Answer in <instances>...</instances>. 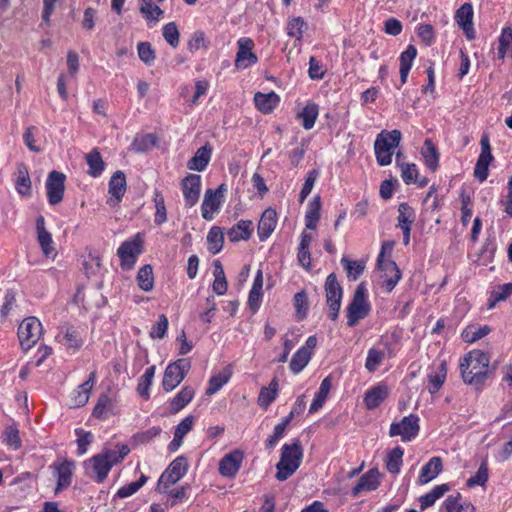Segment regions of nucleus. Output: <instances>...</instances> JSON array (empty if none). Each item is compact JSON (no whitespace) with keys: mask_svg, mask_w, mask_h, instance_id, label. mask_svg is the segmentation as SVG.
I'll return each mask as SVG.
<instances>
[{"mask_svg":"<svg viewBox=\"0 0 512 512\" xmlns=\"http://www.w3.org/2000/svg\"><path fill=\"white\" fill-rule=\"evenodd\" d=\"M489 357L481 350H473L466 354L460 363L463 381L470 385H480L488 377Z\"/></svg>","mask_w":512,"mask_h":512,"instance_id":"obj_1","label":"nucleus"},{"mask_svg":"<svg viewBox=\"0 0 512 512\" xmlns=\"http://www.w3.org/2000/svg\"><path fill=\"white\" fill-rule=\"evenodd\" d=\"M302 458L303 449L298 439H296L292 444H284L280 460L276 464V479L279 481H285L292 476L299 468Z\"/></svg>","mask_w":512,"mask_h":512,"instance_id":"obj_2","label":"nucleus"},{"mask_svg":"<svg viewBox=\"0 0 512 512\" xmlns=\"http://www.w3.org/2000/svg\"><path fill=\"white\" fill-rule=\"evenodd\" d=\"M400 140L401 132L396 129L389 132L382 131L377 135L374 150L377 163L380 166L391 164L394 149L399 145Z\"/></svg>","mask_w":512,"mask_h":512,"instance_id":"obj_3","label":"nucleus"},{"mask_svg":"<svg viewBox=\"0 0 512 512\" xmlns=\"http://www.w3.org/2000/svg\"><path fill=\"white\" fill-rule=\"evenodd\" d=\"M366 287L360 283L347 307V325L354 327L360 320L364 319L370 312L371 307L366 298Z\"/></svg>","mask_w":512,"mask_h":512,"instance_id":"obj_4","label":"nucleus"},{"mask_svg":"<svg viewBox=\"0 0 512 512\" xmlns=\"http://www.w3.org/2000/svg\"><path fill=\"white\" fill-rule=\"evenodd\" d=\"M116 465L108 453V449L104 448L99 454L94 455L85 462V472L87 476L95 479L96 482L102 483L111 470Z\"/></svg>","mask_w":512,"mask_h":512,"instance_id":"obj_5","label":"nucleus"},{"mask_svg":"<svg viewBox=\"0 0 512 512\" xmlns=\"http://www.w3.org/2000/svg\"><path fill=\"white\" fill-rule=\"evenodd\" d=\"M187 459L183 456L173 460L158 480L157 489L160 492H168V488L177 483L187 472Z\"/></svg>","mask_w":512,"mask_h":512,"instance_id":"obj_6","label":"nucleus"},{"mask_svg":"<svg viewBox=\"0 0 512 512\" xmlns=\"http://www.w3.org/2000/svg\"><path fill=\"white\" fill-rule=\"evenodd\" d=\"M190 368L191 362L187 358H181L169 364L162 380L163 389L169 392L176 388L183 381Z\"/></svg>","mask_w":512,"mask_h":512,"instance_id":"obj_7","label":"nucleus"},{"mask_svg":"<svg viewBox=\"0 0 512 512\" xmlns=\"http://www.w3.org/2000/svg\"><path fill=\"white\" fill-rule=\"evenodd\" d=\"M42 333V324L36 317L25 318L18 327V338L21 347L29 350L39 340Z\"/></svg>","mask_w":512,"mask_h":512,"instance_id":"obj_8","label":"nucleus"},{"mask_svg":"<svg viewBox=\"0 0 512 512\" xmlns=\"http://www.w3.org/2000/svg\"><path fill=\"white\" fill-rule=\"evenodd\" d=\"M394 247V243L385 241L382 244L381 251L377 258L378 269H384L387 272L392 273V277L387 280V291L391 292L399 280L401 279L402 273L398 268L397 264L391 259H385L386 255H390Z\"/></svg>","mask_w":512,"mask_h":512,"instance_id":"obj_9","label":"nucleus"},{"mask_svg":"<svg viewBox=\"0 0 512 512\" xmlns=\"http://www.w3.org/2000/svg\"><path fill=\"white\" fill-rule=\"evenodd\" d=\"M325 292L326 302L329 307V317L335 321L338 318L341 307L342 288L334 273L329 274L326 278Z\"/></svg>","mask_w":512,"mask_h":512,"instance_id":"obj_10","label":"nucleus"},{"mask_svg":"<svg viewBox=\"0 0 512 512\" xmlns=\"http://www.w3.org/2000/svg\"><path fill=\"white\" fill-rule=\"evenodd\" d=\"M143 240L137 234L132 240L123 242L117 250L120 265L124 270H130L136 263L137 257L142 253Z\"/></svg>","mask_w":512,"mask_h":512,"instance_id":"obj_11","label":"nucleus"},{"mask_svg":"<svg viewBox=\"0 0 512 512\" xmlns=\"http://www.w3.org/2000/svg\"><path fill=\"white\" fill-rule=\"evenodd\" d=\"M480 146L481 152L475 164L474 177L478 181L483 182L487 179L489 174V165L494 160L488 134L484 133L482 135Z\"/></svg>","mask_w":512,"mask_h":512,"instance_id":"obj_12","label":"nucleus"},{"mask_svg":"<svg viewBox=\"0 0 512 512\" xmlns=\"http://www.w3.org/2000/svg\"><path fill=\"white\" fill-rule=\"evenodd\" d=\"M419 417L415 414H410L404 417L398 423L390 425L389 435L391 437L401 436L402 441H411L414 439L420 430Z\"/></svg>","mask_w":512,"mask_h":512,"instance_id":"obj_13","label":"nucleus"},{"mask_svg":"<svg viewBox=\"0 0 512 512\" xmlns=\"http://www.w3.org/2000/svg\"><path fill=\"white\" fill-rule=\"evenodd\" d=\"M64 173L52 170L46 180L47 198L50 205H57L62 202L65 192Z\"/></svg>","mask_w":512,"mask_h":512,"instance_id":"obj_14","label":"nucleus"},{"mask_svg":"<svg viewBox=\"0 0 512 512\" xmlns=\"http://www.w3.org/2000/svg\"><path fill=\"white\" fill-rule=\"evenodd\" d=\"M50 468L53 470V475L57 478L54 492L55 494H59L71 485L75 463L73 461L63 460L53 463Z\"/></svg>","mask_w":512,"mask_h":512,"instance_id":"obj_15","label":"nucleus"},{"mask_svg":"<svg viewBox=\"0 0 512 512\" xmlns=\"http://www.w3.org/2000/svg\"><path fill=\"white\" fill-rule=\"evenodd\" d=\"M181 188L185 200V206L193 207L199 200L201 192V176L189 174L181 181Z\"/></svg>","mask_w":512,"mask_h":512,"instance_id":"obj_16","label":"nucleus"},{"mask_svg":"<svg viewBox=\"0 0 512 512\" xmlns=\"http://www.w3.org/2000/svg\"><path fill=\"white\" fill-rule=\"evenodd\" d=\"M238 52L236 54L235 66L238 69H246L248 66L257 63V56L252 52L254 46L250 38H240L238 40Z\"/></svg>","mask_w":512,"mask_h":512,"instance_id":"obj_17","label":"nucleus"},{"mask_svg":"<svg viewBox=\"0 0 512 512\" xmlns=\"http://www.w3.org/2000/svg\"><path fill=\"white\" fill-rule=\"evenodd\" d=\"M244 455L240 450H233L226 454L219 462V473L228 478H233L241 467Z\"/></svg>","mask_w":512,"mask_h":512,"instance_id":"obj_18","label":"nucleus"},{"mask_svg":"<svg viewBox=\"0 0 512 512\" xmlns=\"http://www.w3.org/2000/svg\"><path fill=\"white\" fill-rule=\"evenodd\" d=\"M36 230H37V239L41 246L43 254L47 258H54L55 248L52 239V235L45 228V219L42 215L38 216L36 219Z\"/></svg>","mask_w":512,"mask_h":512,"instance_id":"obj_19","label":"nucleus"},{"mask_svg":"<svg viewBox=\"0 0 512 512\" xmlns=\"http://www.w3.org/2000/svg\"><path fill=\"white\" fill-rule=\"evenodd\" d=\"M473 8L470 3H464L455 13V20L462 28L469 40L475 39V30L473 28Z\"/></svg>","mask_w":512,"mask_h":512,"instance_id":"obj_20","label":"nucleus"},{"mask_svg":"<svg viewBox=\"0 0 512 512\" xmlns=\"http://www.w3.org/2000/svg\"><path fill=\"white\" fill-rule=\"evenodd\" d=\"M15 179L16 191L23 197H31L32 195V182L29 176L28 167L25 163L17 164Z\"/></svg>","mask_w":512,"mask_h":512,"instance_id":"obj_21","label":"nucleus"},{"mask_svg":"<svg viewBox=\"0 0 512 512\" xmlns=\"http://www.w3.org/2000/svg\"><path fill=\"white\" fill-rule=\"evenodd\" d=\"M277 224V213L274 209H266L258 223V236L261 241L266 240L274 231Z\"/></svg>","mask_w":512,"mask_h":512,"instance_id":"obj_22","label":"nucleus"},{"mask_svg":"<svg viewBox=\"0 0 512 512\" xmlns=\"http://www.w3.org/2000/svg\"><path fill=\"white\" fill-rule=\"evenodd\" d=\"M95 377L96 373L91 372L88 380L72 393L70 401L72 407H82L88 402L90 392L94 386Z\"/></svg>","mask_w":512,"mask_h":512,"instance_id":"obj_23","label":"nucleus"},{"mask_svg":"<svg viewBox=\"0 0 512 512\" xmlns=\"http://www.w3.org/2000/svg\"><path fill=\"white\" fill-rule=\"evenodd\" d=\"M380 473L377 469H370L363 474L359 479L357 485L352 489V495L358 496L362 491H373L380 485Z\"/></svg>","mask_w":512,"mask_h":512,"instance_id":"obj_24","label":"nucleus"},{"mask_svg":"<svg viewBox=\"0 0 512 512\" xmlns=\"http://www.w3.org/2000/svg\"><path fill=\"white\" fill-rule=\"evenodd\" d=\"M443 464L440 457H432L421 469L418 484L424 485L435 479L442 471Z\"/></svg>","mask_w":512,"mask_h":512,"instance_id":"obj_25","label":"nucleus"},{"mask_svg":"<svg viewBox=\"0 0 512 512\" xmlns=\"http://www.w3.org/2000/svg\"><path fill=\"white\" fill-rule=\"evenodd\" d=\"M222 203L223 201L216 197V193H212V189H207L201 205L202 217L207 221L213 220V214L219 211Z\"/></svg>","mask_w":512,"mask_h":512,"instance_id":"obj_26","label":"nucleus"},{"mask_svg":"<svg viewBox=\"0 0 512 512\" xmlns=\"http://www.w3.org/2000/svg\"><path fill=\"white\" fill-rule=\"evenodd\" d=\"M212 148L206 144L197 149L195 155L187 162V168L194 171H203L211 158Z\"/></svg>","mask_w":512,"mask_h":512,"instance_id":"obj_27","label":"nucleus"},{"mask_svg":"<svg viewBox=\"0 0 512 512\" xmlns=\"http://www.w3.org/2000/svg\"><path fill=\"white\" fill-rule=\"evenodd\" d=\"M388 387L379 384L368 390L364 397V403L368 409L377 408L388 396Z\"/></svg>","mask_w":512,"mask_h":512,"instance_id":"obj_28","label":"nucleus"},{"mask_svg":"<svg viewBox=\"0 0 512 512\" xmlns=\"http://www.w3.org/2000/svg\"><path fill=\"white\" fill-rule=\"evenodd\" d=\"M279 101V96L273 91L267 94L258 92L254 96V102L257 109L265 114L272 112L279 104Z\"/></svg>","mask_w":512,"mask_h":512,"instance_id":"obj_29","label":"nucleus"},{"mask_svg":"<svg viewBox=\"0 0 512 512\" xmlns=\"http://www.w3.org/2000/svg\"><path fill=\"white\" fill-rule=\"evenodd\" d=\"M109 194L119 203L126 192V177L124 172L116 171L109 180Z\"/></svg>","mask_w":512,"mask_h":512,"instance_id":"obj_30","label":"nucleus"},{"mask_svg":"<svg viewBox=\"0 0 512 512\" xmlns=\"http://www.w3.org/2000/svg\"><path fill=\"white\" fill-rule=\"evenodd\" d=\"M424 163L431 171H436L439 163V152L431 139H426L421 150Z\"/></svg>","mask_w":512,"mask_h":512,"instance_id":"obj_31","label":"nucleus"},{"mask_svg":"<svg viewBox=\"0 0 512 512\" xmlns=\"http://www.w3.org/2000/svg\"><path fill=\"white\" fill-rule=\"evenodd\" d=\"M262 289H263V274L261 270H258L256 276L254 278V282L252 288L249 292L248 304L253 311L258 310L261 298H262Z\"/></svg>","mask_w":512,"mask_h":512,"instance_id":"obj_32","label":"nucleus"},{"mask_svg":"<svg viewBox=\"0 0 512 512\" xmlns=\"http://www.w3.org/2000/svg\"><path fill=\"white\" fill-rule=\"evenodd\" d=\"M195 391L193 388L186 386L171 400L170 412L172 414L178 413L183 409L194 397Z\"/></svg>","mask_w":512,"mask_h":512,"instance_id":"obj_33","label":"nucleus"},{"mask_svg":"<svg viewBox=\"0 0 512 512\" xmlns=\"http://www.w3.org/2000/svg\"><path fill=\"white\" fill-rule=\"evenodd\" d=\"M449 490H450V486L448 484H441V485L435 486L429 493H427L419 498L421 510H425L428 507H431L432 505H434V503L438 499H440Z\"/></svg>","mask_w":512,"mask_h":512,"instance_id":"obj_34","label":"nucleus"},{"mask_svg":"<svg viewBox=\"0 0 512 512\" xmlns=\"http://www.w3.org/2000/svg\"><path fill=\"white\" fill-rule=\"evenodd\" d=\"M252 222L241 220L228 231V237L231 242L247 240L251 236Z\"/></svg>","mask_w":512,"mask_h":512,"instance_id":"obj_35","label":"nucleus"},{"mask_svg":"<svg viewBox=\"0 0 512 512\" xmlns=\"http://www.w3.org/2000/svg\"><path fill=\"white\" fill-rule=\"evenodd\" d=\"M331 389V380L329 377H326L320 384V387L317 393L314 396V399L310 405L309 412L314 413L321 409L327 399V396Z\"/></svg>","mask_w":512,"mask_h":512,"instance_id":"obj_36","label":"nucleus"},{"mask_svg":"<svg viewBox=\"0 0 512 512\" xmlns=\"http://www.w3.org/2000/svg\"><path fill=\"white\" fill-rule=\"evenodd\" d=\"M312 353L307 347H301L293 355L290 361V369L294 374L300 373L311 359Z\"/></svg>","mask_w":512,"mask_h":512,"instance_id":"obj_37","label":"nucleus"},{"mask_svg":"<svg viewBox=\"0 0 512 512\" xmlns=\"http://www.w3.org/2000/svg\"><path fill=\"white\" fill-rule=\"evenodd\" d=\"M85 159L89 166L88 174L95 178L99 177L105 168V163L100 152L97 149H93L86 155Z\"/></svg>","mask_w":512,"mask_h":512,"instance_id":"obj_38","label":"nucleus"},{"mask_svg":"<svg viewBox=\"0 0 512 512\" xmlns=\"http://www.w3.org/2000/svg\"><path fill=\"white\" fill-rule=\"evenodd\" d=\"M320 197L315 196L308 204V211L305 215L306 228L314 230L317 227V222L320 218Z\"/></svg>","mask_w":512,"mask_h":512,"instance_id":"obj_39","label":"nucleus"},{"mask_svg":"<svg viewBox=\"0 0 512 512\" xmlns=\"http://www.w3.org/2000/svg\"><path fill=\"white\" fill-rule=\"evenodd\" d=\"M491 332V328L487 325L477 327L475 325L467 326L461 333V337L466 343H473Z\"/></svg>","mask_w":512,"mask_h":512,"instance_id":"obj_40","label":"nucleus"},{"mask_svg":"<svg viewBox=\"0 0 512 512\" xmlns=\"http://www.w3.org/2000/svg\"><path fill=\"white\" fill-rule=\"evenodd\" d=\"M139 11L148 21H159L163 15V10L151 0H139Z\"/></svg>","mask_w":512,"mask_h":512,"instance_id":"obj_41","label":"nucleus"},{"mask_svg":"<svg viewBox=\"0 0 512 512\" xmlns=\"http://www.w3.org/2000/svg\"><path fill=\"white\" fill-rule=\"evenodd\" d=\"M208 250L212 254H217L221 251L224 244V234L220 227L214 226L210 229L207 235Z\"/></svg>","mask_w":512,"mask_h":512,"instance_id":"obj_42","label":"nucleus"},{"mask_svg":"<svg viewBox=\"0 0 512 512\" xmlns=\"http://www.w3.org/2000/svg\"><path fill=\"white\" fill-rule=\"evenodd\" d=\"M506 56L512 57V28L505 27L499 37L498 57L504 59Z\"/></svg>","mask_w":512,"mask_h":512,"instance_id":"obj_43","label":"nucleus"},{"mask_svg":"<svg viewBox=\"0 0 512 512\" xmlns=\"http://www.w3.org/2000/svg\"><path fill=\"white\" fill-rule=\"evenodd\" d=\"M446 374H447L446 363L442 362L439 366L438 372L431 373L428 375V383H429L428 391L431 394H434L440 390V388L442 387V385L445 382Z\"/></svg>","mask_w":512,"mask_h":512,"instance_id":"obj_44","label":"nucleus"},{"mask_svg":"<svg viewBox=\"0 0 512 512\" xmlns=\"http://www.w3.org/2000/svg\"><path fill=\"white\" fill-rule=\"evenodd\" d=\"M318 117V105L315 103H308L303 110L298 113V118L302 119V126L309 130L311 129Z\"/></svg>","mask_w":512,"mask_h":512,"instance_id":"obj_45","label":"nucleus"},{"mask_svg":"<svg viewBox=\"0 0 512 512\" xmlns=\"http://www.w3.org/2000/svg\"><path fill=\"white\" fill-rule=\"evenodd\" d=\"M511 294L512 282L499 285L496 289L492 291L488 299V309L494 308L498 302L506 300Z\"/></svg>","mask_w":512,"mask_h":512,"instance_id":"obj_46","label":"nucleus"},{"mask_svg":"<svg viewBox=\"0 0 512 512\" xmlns=\"http://www.w3.org/2000/svg\"><path fill=\"white\" fill-rule=\"evenodd\" d=\"M137 281L140 289L143 291H150L154 285V277L152 266L144 265L142 266L137 274Z\"/></svg>","mask_w":512,"mask_h":512,"instance_id":"obj_47","label":"nucleus"},{"mask_svg":"<svg viewBox=\"0 0 512 512\" xmlns=\"http://www.w3.org/2000/svg\"><path fill=\"white\" fill-rule=\"evenodd\" d=\"M231 371L229 369L222 373L213 375L209 380L208 388L206 389V395L211 396L219 391L230 379Z\"/></svg>","mask_w":512,"mask_h":512,"instance_id":"obj_48","label":"nucleus"},{"mask_svg":"<svg viewBox=\"0 0 512 512\" xmlns=\"http://www.w3.org/2000/svg\"><path fill=\"white\" fill-rule=\"evenodd\" d=\"M155 375V366H150L146 369L144 374L141 376L138 386H137V392L138 394L144 398H149V388L152 384L153 378Z\"/></svg>","mask_w":512,"mask_h":512,"instance_id":"obj_49","label":"nucleus"},{"mask_svg":"<svg viewBox=\"0 0 512 512\" xmlns=\"http://www.w3.org/2000/svg\"><path fill=\"white\" fill-rule=\"evenodd\" d=\"M157 138L153 134H146L135 137L131 144V149L137 153L148 151L156 145Z\"/></svg>","mask_w":512,"mask_h":512,"instance_id":"obj_50","label":"nucleus"},{"mask_svg":"<svg viewBox=\"0 0 512 512\" xmlns=\"http://www.w3.org/2000/svg\"><path fill=\"white\" fill-rule=\"evenodd\" d=\"M403 454L404 451L400 447H396L389 452L386 460V468L390 473H399L402 465Z\"/></svg>","mask_w":512,"mask_h":512,"instance_id":"obj_51","label":"nucleus"},{"mask_svg":"<svg viewBox=\"0 0 512 512\" xmlns=\"http://www.w3.org/2000/svg\"><path fill=\"white\" fill-rule=\"evenodd\" d=\"M154 204L156 209L154 222L157 225H161L167 221V211L164 197L162 193L158 190H156L154 193Z\"/></svg>","mask_w":512,"mask_h":512,"instance_id":"obj_52","label":"nucleus"},{"mask_svg":"<svg viewBox=\"0 0 512 512\" xmlns=\"http://www.w3.org/2000/svg\"><path fill=\"white\" fill-rule=\"evenodd\" d=\"M398 225L400 228H404V226L411 227L413 222L415 221V212L412 207H410L407 203H400L398 206Z\"/></svg>","mask_w":512,"mask_h":512,"instance_id":"obj_53","label":"nucleus"},{"mask_svg":"<svg viewBox=\"0 0 512 512\" xmlns=\"http://www.w3.org/2000/svg\"><path fill=\"white\" fill-rule=\"evenodd\" d=\"M113 409V402L107 394H101L93 409V416L99 419L105 418L106 414Z\"/></svg>","mask_w":512,"mask_h":512,"instance_id":"obj_54","label":"nucleus"},{"mask_svg":"<svg viewBox=\"0 0 512 512\" xmlns=\"http://www.w3.org/2000/svg\"><path fill=\"white\" fill-rule=\"evenodd\" d=\"M307 29V23L302 17H294L288 20L287 34L300 40L304 31Z\"/></svg>","mask_w":512,"mask_h":512,"instance_id":"obj_55","label":"nucleus"},{"mask_svg":"<svg viewBox=\"0 0 512 512\" xmlns=\"http://www.w3.org/2000/svg\"><path fill=\"white\" fill-rule=\"evenodd\" d=\"M83 269L88 277L96 275L101 267L100 258L98 255L89 252L83 259Z\"/></svg>","mask_w":512,"mask_h":512,"instance_id":"obj_56","label":"nucleus"},{"mask_svg":"<svg viewBox=\"0 0 512 512\" xmlns=\"http://www.w3.org/2000/svg\"><path fill=\"white\" fill-rule=\"evenodd\" d=\"M341 264L347 272V276L353 280H357L365 269V265L361 261H350L343 257Z\"/></svg>","mask_w":512,"mask_h":512,"instance_id":"obj_57","label":"nucleus"},{"mask_svg":"<svg viewBox=\"0 0 512 512\" xmlns=\"http://www.w3.org/2000/svg\"><path fill=\"white\" fill-rule=\"evenodd\" d=\"M163 37L167 43L176 48L179 45L180 33L177 25L174 22H170L163 27Z\"/></svg>","mask_w":512,"mask_h":512,"instance_id":"obj_58","label":"nucleus"},{"mask_svg":"<svg viewBox=\"0 0 512 512\" xmlns=\"http://www.w3.org/2000/svg\"><path fill=\"white\" fill-rule=\"evenodd\" d=\"M294 306L298 319H304L308 311V298L304 291H300L294 295Z\"/></svg>","mask_w":512,"mask_h":512,"instance_id":"obj_59","label":"nucleus"},{"mask_svg":"<svg viewBox=\"0 0 512 512\" xmlns=\"http://www.w3.org/2000/svg\"><path fill=\"white\" fill-rule=\"evenodd\" d=\"M138 56L146 65L150 66L155 60V51L149 42H140L137 46Z\"/></svg>","mask_w":512,"mask_h":512,"instance_id":"obj_60","label":"nucleus"},{"mask_svg":"<svg viewBox=\"0 0 512 512\" xmlns=\"http://www.w3.org/2000/svg\"><path fill=\"white\" fill-rule=\"evenodd\" d=\"M383 359H384V352L372 348L368 351L365 368L369 372H374V371H376L378 366L381 364Z\"/></svg>","mask_w":512,"mask_h":512,"instance_id":"obj_61","label":"nucleus"},{"mask_svg":"<svg viewBox=\"0 0 512 512\" xmlns=\"http://www.w3.org/2000/svg\"><path fill=\"white\" fill-rule=\"evenodd\" d=\"M36 132L37 128L35 126H29L23 134V141L31 152L40 153L43 148L36 144Z\"/></svg>","mask_w":512,"mask_h":512,"instance_id":"obj_62","label":"nucleus"},{"mask_svg":"<svg viewBox=\"0 0 512 512\" xmlns=\"http://www.w3.org/2000/svg\"><path fill=\"white\" fill-rule=\"evenodd\" d=\"M4 441L6 444L13 449H19L21 447V440L19 437V431L15 426H8L4 431Z\"/></svg>","mask_w":512,"mask_h":512,"instance_id":"obj_63","label":"nucleus"},{"mask_svg":"<svg viewBox=\"0 0 512 512\" xmlns=\"http://www.w3.org/2000/svg\"><path fill=\"white\" fill-rule=\"evenodd\" d=\"M168 325H169V322H168V318L166 317V315H164V314L159 315L158 322L155 325H153V327L151 328L150 337L158 338V339L164 338V336L167 332V329H168Z\"/></svg>","mask_w":512,"mask_h":512,"instance_id":"obj_64","label":"nucleus"}]
</instances>
